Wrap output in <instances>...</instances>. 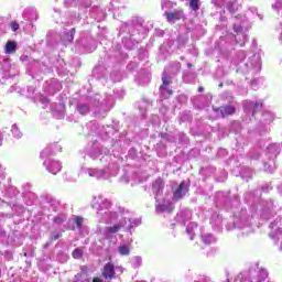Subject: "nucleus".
<instances>
[{
    "mask_svg": "<svg viewBox=\"0 0 282 282\" xmlns=\"http://www.w3.org/2000/svg\"><path fill=\"white\" fill-rule=\"evenodd\" d=\"M268 215H270V209H264L261 214L262 219H270Z\"/></svg>",
    "mask_w": 282,
    "mask_h": 282,
    "instance_id": "79ce46f5",
    "label": "nucleus"
},
{
    "mask_svg": "<svg viewBox=\"0 0 282 282\" xmlns=\"http://www.w3.org/2000/svg\"><path fill=\"white\" fill-rule=\"evenodd\" d=\"M234 30L236 34H241L243 30H248V26L246 25V20H243L241 24H235Z\"/></svg>",
    "mask_w": 282,
    "mask_h": 282,
    "instance_id": "bb28decb",
    "label": "nucleus"
},
{
    "mask_svg": "<svg viewBox=\"0 0 282 282\" xmlns=\"http://www.w3.org/2000/svg\"><path fill=\"white\" fill-rule=\"evenodd\" d=\"M243 107H245V112L248 113L250 116H254V113H257V109H259V102H254V101H245L243 102Z\"/></svg>",
    "mask_w": 282,
    "mask_h": 282,
    "instance_id": "f3484780",
    "label": "nucleus"
},
{
    "mask_svg": "<svg viewBox=\"0 0 282 282\" xmlns=\"http://www.w3.org/2000/svg\"><path fill=\"white\" fill-rule=\"evenodd\" d=\"M83 221H84V218L80 216H76L74 218V224L76 225L77 230H80V228H83Z\"/></svg>",
    "mask_w": 282,
    "mask_h": 282,
    "instance_id": "72a5a7b5",
    "label": "nucleus"
},
{
    "mask_svg": "<svg viewBox=\"0 0 282 282\" xmlns=\"http://www.w3.org/2000/svg\"><path fill=\"white\" fill-rule=\"evenodd\" d=\"M75 282H78V281H75Z\"/></svg>",
    "mask_w": 282,
    "mask_h": 282,
    "instance_id": "603ef678",
    "label": "nucleus"
},
{
    "mask_svg": "<svg viewBox=\"0 0 282 282\" xmlns=\"http://www.w3.org/2000/svg\"><path fill=\"white\" fill-rule=\"evenodd\" d=\"M264 171L267 173H274V166H272V164L264 163Z\"/></svg>",
    "mask_w": 282,
    "mask_h": 282,
    "instance_id": "a19ab883",
    "label": "nucleus"
},
{
    "mask_svg": "<svg viewBox=\"0 0 282 282\" xmlns=\"http://www.w3.org/2000/svg\"><path fill=\"white\" fill-rule=\"evenodd\" d=\"M118 252L121 254V257H129L131 250L127 247V245H121L118 248Z\"/></svg>",
    "mask_w": 282,
    "mask_h": 282,
    "instance_id": "c85d7f7f",
    "label": "nucleus"
},
{
    "mask_svg": "<svg viewBox=\"0 0 282 282\" xmlns=\"http://www.w3.org/2000/svg\"><path fill=\"white\" fill-rule=\"evenodd\" d=\"M241 36H242V39H245V41L242 43H240V47H243L246 45V35L242 34Z\"/></svg>",
    "mask_w": 282,
    "mask_h": 282,
    "instance_id": "a18cd8bd",
    "label": "nucleus"
},
{
    "mask_svg": "<svg viewBox=\"0 0 282 282\" xmlns=\"http://www.w3.org/2000/svg\"><path fill=\"white\" fill-rule=\"evenodd\" d=\"M102 153H104V156H101L100 162H102V160L108 162L109 155H107V153H109V150L107 149L102 150V148L98 142L94 143L88 150V155L91 158V160H98V158H100Z\"/></svg>",
    "mask_w": 282,
    "mask_h": 282,
    "instance_id": "0eeeda50",
    "label": "nucleus"
},
{
    "mask_svg": "<svg viewBox=\"0 0 282 282\" xmlns=\"http://www.w3.org/2000/svg\"><path fill=\"white\" fill-rule=\"evenodd\" d=\"M64 221H67V216L65 214L57 215L54 218V224H57V226H61V224H64Z\"/></svg>",
    "mask_w": 282,
    "mask_h": 282,
    "instance_id": "2f4dec72",
    "label": "nucleus"
},
{
    "mask_svg": "<svg viewBox=\"0 0 282 282\" xmlns=\"http://www.w3.org/2000/svg\"><path fill=\"white\" fill-rule=\"evenodd\" d=\"M236 65L238 66V72L254 76V74L261 72V55L253 54L246 59V52L240 51L236 57Z\"/></svg>",
    "mask_w": 282,
    "mask_h": 282,
    "instance_id": "f03ea898",
    "label": "nucleus"
},
{
    "mask_svg": "<svg viewBox=\"0 0 282 282\" xmlns=\"http://www.w3.org/2000/svg\"><path fill=\"white\" fill-rule=\"evenodd\" d=\"M88 102L93 107H101L102 111H109V109H111V107L109 106V101H107L106 99H100V95H95L88 100Z\"/></svg>",
    "mask_w": 282,
    "mask_h": 282,
    "instance_id": "9d476101",
    "label": "nucleus"
},
{
    "mask_svg": "<svg viewBox=\"0 0 282 282\" xmlns=\"http://www.w3.org/2000/svg\"><path fill=\"white\" fill-rule=\"evenodd\" d=\"M272 10H274L275 12H281L282 0H275V2L272 4Z\"/></svg>",
    "mask_w": 282,
    "mask_h": 282,
    "instance_id": "f704fd0d",
    "label": "nucleus"
},
{
    "mask_svg": "<svg viewBox=\"0 0 282 282\" xmlns=\"http://www.w3.org/2000/svg\"><path fill=\"white\" fill-rule=\"evenodd\" d=\"M164 191V181L162 178H156L152 184V193L155 195V199H159L160 194Z\"/></svg>",
    "mask_w": 282,
    "mask_h": 282,
    "instance_id": "dca6fc26",
    "label": "nucleus"
},
{
    "mask_svg": "<svg viewBox=\"0 0 282 282\" xmlns=\"http://www.w3.org/2000/svg\"><path fill=\"white\" fill-rule=\"evenodd\" d=\"M196 230H197L196 223H189L186 226L185 232H186L187 237L191 239V241H193V239H195V231Z\"/></svg>",
    "mask_w": 282,
    "mask_h": 282,
    "instance_id": "aec40b11",
    "label": "nucleus"
},
{
    "mask_svg": "<svg viewBox=\"0 0 282 282\" xmlns=\"http://www.w3.org/2000/svg\"><path fill=\"white\" fill-rule=\"evenodd\" d=\"M11 132H12V135L15 137L18 140L20 138H23V132H21V130L19 129V126H17V123H14L12 126Z\"/></svg>",
    "mask_w": 282,
    "mask_h": 282,
    "instance_id": "cd10ccee",
    "label": "nucleus"
},
{
    "mask_svg": "<svg viewBox=\"0 0 282 282\" xmlns=\"http://www.w3.org/2000/svg\"><path fill=\"white\" fill-rule=\"evenodd\" d=\"M265 279H268V270L257 267L248 272L239 273L234 282H263Z\"/></svg>",
    "mask_w": 282,
    "mask_h": 282,
    "instance_id": "39448f33",
    "label": "nucleus"
},
{
    "mask_svg": "<svg viewBox=\"0 0 282 282\" xmlns=\"http://www.w3.org/2000/svg\"><path fill=\"white\" fill-rule=\"evenodd\" d=\"M186 193H188V183L183 181L178 186L173 187V202H180V199H184Z\"/></svg>",
    "mask_w": 282,
    "mask_h": 282,
    "instance_id": "1a4fd4ad",
    "label": "nucleus"
},
{
    "mask_svg": "<svg viewBox=\"0 0 282 282\" xmlns=\"http://www.w3.org/2000/svg\"><path fill=\"white\" fill-rule=\"evenodd\" d=\"M262 118H263L264 122H267V123L274 121V115H272V112H264L262 115Z\"/></svg>",
    "mask_w": 282,
    "mask_h": 282,
    "instance_id": "473e14b6",
    "label": "nucleus"
},
{
    "mask_svg": "<svg viewBox=\"0 0 282 282\" xmlns=\"http://www.w3.org/2000/svg\"><path fill=\"white\" fill-rule=\"evenodd\" d=\"M122 272H124V268L116 265L110 261L104 265L101 276H104L106 281H112V279H118Z\"/></svg>",
    "mask_w": 282,
    "mask_h": 282,
    "instance_id": "423d86ee",
    "label": "nucleus"
},
{
    "mask_svg": "<svg viewBox=\"0 0 282 282\" xmlns=\"http://www.w3.org/2000/svg\"><path fill=\"white\" fill-rule=\"evenodd\" d=\"M200 7H202V2H199V0H189V8L194 12H197V10H199Z\"/></svg>",
    "mask_w": 282,
    "mask_h": 282,
    "instance_id": "7c9ffc66",
    "label": "nucleus"
},
{
    "mask_svg": "<svg viewBox=\"0 0 282 282\" xmlns=\"http://www.w3.org/2000/svg\"><path fill=\"white\" fill-rule=\"evenodd\" d=\"M187 67H193V65L192 64H187Z\"/></svg>",
    "mask_w": 282,
    "mask_h": 282,
    "instance_id": "8fccbe9b",
    "label": "nucleus"
},
{
    "mask_svg": "<svg viewBox=\"0 0 282 282\" xmlns=\"http://www.w3.org/2000/svg\"><path fill=\"white\" fill-rule=\"evenodd\" d=\"M57 151H61V145L56 143L51 144L41 152L40 158H42V160H45V158H50V155H53V153H57Z\"/></svg>",
    "mask_w": 282,
    "mask_h": 282,
    "instance_id": "4468645a",
    "label": "nucleus"
},
{
    "mask_svg": "<svg viewBox=\"0 0 282 282\" xmlns=\"http://www.w3.org/2000/svg\"><path fill=\"white\" fill-rule=\"evenodd\" d=\"M93 282H104V281L100 280V278H95V279L93 280Z\"/></svg>",
    "mask_w": 282,
    "mask_h": 282,
    "instance_id": "de8ad7c7",
    "label": "nucleus"
},
{
    "mask_svg": "<svg viewBox=\"0 0 282 282\" xmlns=\"http://www.w3.org/2000/svg\"><path fill=\"white\" fill-rule=\"evenodd\" d=\"M166 19L170 23H175V21H180L182 19L183 14L181 11H174V12H165Z\"/></svg>",
    "mask_w": 282,
    "mask_h": 282,
    "instance_id": "412c9836",
    "label": "nucleus"
},
{
    "mask_svg": "<svg viewBox=\"0 0 282 282\" xmlns=\"http://www.w3.org/2000/svg\"><path fill=\"white\" fill-rule=\"evenodd\" d=\"M267 151L270 153L271 159L274 160V158L281 153V147L276 143H273L267 148Z\"/></svg>",
    "mask_w": 282,
    "mask_h": 282,
    "instance_id": "6ab92c4d",
    "label": "nucleus"
},
{
    "mask_svg": "<svg viewBox=\"0 0 282 282\" xmlns=\"http://www.w3.org/2000/svg\"><path fill=\"white\" fill-rule=\"evenodd\" d=\"M0 147H3V135L0 134Z\"/></svg>",
    "mask_w": 282,
    "mask_h": 282,
    "instance_id": "49530a36",
    "label": "nucleus"
},
{
    "mask_svg": "<svg viewBox=\"0 0 282 282\" xmlns=\"http://www.w3.org/2000/svg\"><path fill=\"white\" fill-rule=\"evenodd\" d=\"M141 224L142 223L138 218L131 219L129 217H121L118 224H115L110 227H106L101 232L102 235H105L107 239H109L112 235H116V232H120L122 228H124L128 232H131L132 228H135Z\"/></svg>",
    "mask_w": 282,
    "mask_h": 282,
    "instance_id": "7ed1b4c3",
    "label": "nucleus"
},
{
    "mask_svg": "<svg viewBox=\"0 0 282 282\" xmlns=\"http://www.w3.org/2000/svg\"><path fill=\"white\" fill-rule=\"evenodd\" d=\"M17 52V42L8 41L4 46V54H14Z\"/></svg>",
    "mask_w": 282,
    "mask_h": 282,
    "instance_id": "5701e85b",
    "label": "nucleus"
},
{
    "mask_svg": "<svg viewBox=\"0 0 282 282\" xmlns=\"http://www.w3.org/2000/svg\"><path fill=\"white\" fill-rule=\"evenodd\" d=\"M25 17L26 19H29V21H31V23H34V21H39V13L34 8L28 9Z\"/></svg>",
    "mask_w": 282,
    "mask_h": 282,
    "instance_id": "4be33fe9",
    "label": "nucleus"
},
{
    "mask_svg": "<svg viewBox=\"0 0 282 282\" xmlns=\"http://www.w3.org/2000/svg\"><path fill=\"white\" fill-rule=\"evenodd\" d=\"M77 111L82 113V116H85L86 113H89V106L87 104H78Z\"/></svg>",
    "mask_w": 282,
    "mask_h": 282,
    "instance_id": "c756f323",
    "label": "nucleus"
},
{
    "mask_svg": "<svg viewBox=\"0 0 282 282\" xmlns=\"http://www.w3.org/2000/svg\"><path fill=\"white\" fill-rule=\"evenodd\" d=\"M91 208L96 210L99 224H116L120 217L116 212L109 210L111 200L104 198L102 195L94 196Z\"/></svg>",
    "mask_w": 282,
    "mask_h": 282,
    "instance_id": "f257e3e1",
    "label": "nucleus"
},
{
    "mask_svg": "<svg viewBox=\"0 0 282 282\" xmlns=\"http://www.w3.org/2000/svg\"><path fill=\"white\" fill-rule=\"evenodd\" d=\"M61 237H62V234L57 232V234L52 235L51 239H52V241H56L57 239H61Z\"/></svg>",
    "mask_w": 282,
    "mask_h": 282,
    "instance_id": "37998d69",
    "label": "nucleus"
},
{
    "mask_svg": "<svg viewBox=\"0 0 282 282\" xmlns=\"http://www.w3.org/2000/svg\"><path fill=\"white\" fill-rule=\"evenodd\" d=\"M182 69V65L180 62H174L171 68H167L162 76V86L160 87L161 96L163 98H169V96L173 95V90L169 88V85H171V74L175 76Z\"/></svg>",
    "mask_w": 282,
    "mask_h": 282,
    "instance_id": "20e7f679",
    "label": "nucleus"
},
{
    "mask_svg": "<svg viewBox=\"0 0 282 282\" xmlns=\"http://www.w3.org/2000/svg\"><path fill=\"white\" fill-rule=\"evenodd\" d=\"M72 256H73V259H82V257H83V250H80V249H75V250L73 251Z\"/></svg>",
    "mask_w": 282,
    "mask_h": 282,
    "instance_id": "ea45409f",
    "label": "nucleus"
},
{
    "mask_svg": "<svg viewBox=\"0 0 282 282\" xmlns=\"http://www.w3.org/2000/svg\"><path fill=\"white\" fill-rule=\"evenodd\" d=\"M202 241L205 243V246H210V243H215V241H217V238H215V236L212 234H205L202 235Z\"/></svg>",
    "mask_w": 282,
    "mask_h": 282,
    "instance_id": "393cba45",
    "label": "nucleus"
},
{
    "mask_svg": "<svg viewBox=\"0 0 282 282\" xmlns=\"http://www.w3.org/2000/svg\"><path fill=\"white\" fill-rule=\"evenodd\" d=\"M74 34H76V29H70L68 32H65L62 36L64 43H72L74 41Z\"/></svg>",
    "mask_w": 282,
    "mask_h": 282,
    "instance_id": "b1692460",
    "label": "nucleus"
},
{
    "mask_svg": "<svg viewBox=\"0 0 282 282\" xmlns=\"http://www.w3.org/2000/svg\"><path fill=\"white\" fill-rule=\"evenodd\" d=\"M59 109H61L59 113H56V111L53 112V116H54L55 118H57V119L63 118V116H64V112H63V111H65V106L59 105Z\"/></svg>",
    "mask_w": 282,
    "mask_h": 282,
    "instance_id": "58836bf2",
    "label": "nucleus"
},
{
    "mask_svg": "<svg viewBox=\"0 0 282 282\" xmlns=\"http://www.w3.org/2000/svg\"><path fill=\"white\" fill-rule=\"evenodd\" d=\"M11 30H12L13 32H17V30H19V23H12V24H11Z\"/></svg>",
    "mask_w": 282,
    "mask_h": 282,
    "instance_id": "c03bdc74",
    "label": "nucleus"
},
{
    "mask_svg": "<svg viewBox=\"0 0 282 282\" xmlns=\"http://www.w3.org/2000/svg\"><path fill=\"white\" fill-rule=\"evenodd\" d=\"M142 265V258L141 257H134L132 260V267L133 268H140Z\"/></svg>",
    "mask_w": 282,
    "mask_h": 282,
    "instance_id": "e433bc0d",
    "label": "nucleus"
},
{
    "mask_svg": "<svg viewBox=\"0 0 282 282\" xmlns=\"http://www.w3.org/2000/svg\"><path fill=\"white\" fill-rule=\"evenodd\" d=\"M217 113H220V118H224L225 116H232L235 113V107L232 106H224L218 109H216Z\"/></svg>",
    "mask_w": 282,
    "mask_h": 282,
    "instance_id": "a211bd4d",
    "label": "nucleus"
},
{
    "mask_svg": "<svg viewBox=\"0 0 282 282\" xmlns=\"http://www.w3.org/2000/svg\"><path fill=\"white\" fill-rule=\"evenodd\" d=\"M257 14V8H251L249 11L246 12L245 19H252Z\"/></svg>",
    "mask_w": 282,
    "mask_h": 282,
    "instance_id": "4c0bfd02",
    "label": "nucleus"
},
{
    "mask_svg": "<svg viewBox=\"0 0 282 282\" xmlns=\"http://www.w3.org/2000/svg\"><path fill=\"white\" fill-rule=\"evenodd\" d=\"M270 237H271V239H274V236H272V234H270Z\"/></svg>",
    "mask_w": 282,
    "mask_h": 282,
    "instance_id": "3c124183",
    "label": "nucleus"
},
{
    "mask_svg": "<svg viewBox=\"0 0 282 282\" xmlns=\"http://www.w3.org/2000/svg\"><path fill=\"white\" fill-rule=\"evenodd\" d=\"M44 166L48 171V173H52V175H56L57 173H61V170L63 169V165H61V162L54 161L52 159H46L44 161Z\"/></svg>",
    "mask_w": 282,
    "mask_h": 282,
    "instance_id": "9b49d317",
    "label": "nucleus"
},
{
    "mask_svg": "<svg viewBox=\"0 0 282 282\" xmlns=\"http://www.w3.org/2000/svg\"><path fill=\"white\" fill-rule=\"evenodd\" d=\"M198 91H204V87H198Z\"/></svg>",
    "mask_w": 282,
    "mask_h": 282,
    "instance_id": "09e8293b",
    "label": "nucleus"
},
{
    "mask_svg": "<svg viewBox=\"0 0 282 282\" xmlns=\"http://www.w3.org/2000/svg\"><path fill=\"white\" fill-rule=\"evenodd\" d=\"M83 172L89 177H95V180H105V177H107V171L105 170L83 167Z\"/></svg>",
    "mask_w": 282,
    "mask_h": 282,
    "instance_id": "ddd939ff",
    "label": "nucleus"
},
{
    "mask_svg": "<svg viewBox=\"0 0 282 282\" xmlns=\"http://www.w3.org/2000/svg\"><path fill=\"white\" fill-rule=\"evenodd\" d=\"M1 69H3V72H10V59L6 58L2 61Z\"/></svg>",
    "mask_w": 282,
    "mask_h": 282,
    "instance_id": "c9c22d12",
    "label": "nucleus"
},
{
    "mask_svg": "<svg viewBox=\"0 0 282 282\" xmlns=\"http://www.w3.org/2000/svg\"><path fill=\"white\" fill-rule=\"evenodd\" d=\"M234 227L238 228V230L242 231V237H248L252 232V226L248 223V218L235 216L234 218Z\"/></svg>",
    "mask_w": 282,
    "mask_h": 282,
    "instance_id": "6e6552de",
    "label": "nucleus"
},
{
    "mask_svg": "<svg viewBox=\"0 0 282 282\" xmlns=\"http://www.w3.org/2000/svg\"><path fill=\"white\" fill-rule=\"evenodd\" d=\"M173 208H175L173 206L172 203H170V200H163L161 202L160 198H156V203H155V210L156 213H172Z\"/></svg>",
    "mask_w": 282,
    "mask_h": 282,
    "instance_id": "f8f14e48",
    "label": "nucleus"
},
{
    "mask_svg": "<svg viewBox=\"0 0 282 282\" xmlns=\"http://www.w3.org/2000/svg\"><path fill=\"white\" fill-rule=\"evenodd\" d=\"M227 10L231 13L235 14L237 10H239V4L237 3V0L229 1L227 4Z\"/></svg>",
    "mask_w": 282,
    "mask_h": 282,
    "instance_id": "a878e982",
    "label": "nucleus"
},
{
    "mask_svg": "<svg viewBox=\"0 0 282 282\" xmlns=\"http://www.w3.org/2000/svg\"><path fill=\"white\" fill-rule=\"evenodd\" d=\"M191 210L185 209L176 215V221L181 224V226H186V221H191Z\"/></svg>",
    "mask_w": 282,
    "mask_h": 282,
    "instance_id": "2eb2a0df",
    "label": "nucleus"
}]
</instances>
